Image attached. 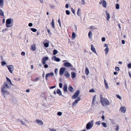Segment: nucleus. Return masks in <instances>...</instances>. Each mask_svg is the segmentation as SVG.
Wrapping results in <instances>:
<instances>
[{
  "mask_svg": "<svg viewBox=\"0 0 131 131\" xmlns=\"http://www.w3.org/2000/svg\"><path fill=\"white\" fill-rule=\"evenodd\" d=\"M32 24L31 23H30L28 24V26L29 27H31L32 26Z\"/></svg>",
  "mask_w": 131,
  "mask_h": 131,
  "instance_id": "54",
  "label": "nucleus"
},
{
  "mask_svg": "<svg viewBox=\"0 0 131 131\" xmlns=\"http://www.w3.org/2000/svg\"><path fill=\"white\" fill-rule=\"evenodd\" d=\"M44 65L45 68H47L48 67V65L45 64H44Z\"/></svg>",
  "mask_w": 131,
  "mask_h": 131,
  "instance_id": "50",
  "label": "nucleus"
},
{
  "mask_svg": "<svg viewBox=\"0 0 131 131\" xmlns=\"http://www.w3.org/2000/svg\"><path fill=\"white\" fill-rule=\"evenodd\" d=\"M119 128V126L118 125H117L116 126V127L115 128V129L116 130H118Z\"/></svg>",
  "mask_w": 131,
  "mask_h": 131,
  "instance_id": "44",
  "label": "nucleus"
},
{
  "mask_svg": "<svg viewBox=\"0 0 131 131\" xmlns=\"http://www.w3.org/2000/svg\"><path fill=\"white\" fill-rule=\"evenodd\" d=\"M54 74L52 72H51L49 73H48L46 74V80H47L48 78L51 76H53Z\"/></svg>",
  "mask_w": 131,
  "mask_h": 131,
  "instance_id": "10",
  "label": "nucleus"
},
{
  "mask_svg": "<svg viewBox=\"0 0 131 131\" xmlns=\"http://www.w3.org/2000/svg\"><path fill=\"white\" fill-rule=\"evenodd\" d=\"M5 86V88L6 87L7 88H10V86H8V84L7 83L5 82L4 83V85L3 87Z\"/></svg>",
  "mask_w": 131,
  "mask_h": 131,
  "instance_id": "18",
  "label": "nucleus"
},
{
  "mask_svg": "<svg viewBox=\"0 0 131 131\" xmlns=\"http://www.w3.org/2000/svg\"><path fill=\"white\" fill-rule=\"evenodd\" d=\"M57 93L59 95H62V93L60 90L58 89H57L56 91Z\"/></svg>",
  "mask_w": 131,
  "mask_h": 131,
  "instance_id": "17",
  "label": "nucleus"
},
{
  "mask_svg": "<svg viewBox=\"0 0 131 131\" xmlns=\"http://www.w3.org/2000/svg\"><path fill=\"white\" fill-rule=\"evenodd\" d=\"M1 91L4 95H9L10 94L9 92L6 90V88L5 86L1 87Z\"/></svg>",
  "mask_w": 131,
  "mask_h": 131,
  "instance_id": "2",
  "label": "nucleus"
},
{
  "mask_svg": "<svg viewBox=\"0 0 131 131\" xmlns=\"http://www.w3.org/2000/svg\"><path fill=\"white\" fill-rule=\"evenodd\" d=\"M66 14L67 15H69L70 14V11L68 10H66Z\"/></svg>",
  "mask_w": 131,
  "mask_h": 131,
  "instance_id": "38",
  "label": "nucleus"
},
{
  "mask_svg": "<svg viewBox=\"0 0 131 131\" xmlns=\"http://www.w3.org/2000/svg\"><path fill=\"white\" fill-rule=\"evenodd\" d=\"M101 123V121H99L97 122H96V124L98 125H99Z\"/></svg>",
  "mask_w": 131,
  "mask_h": 131,
  "instance_id": "37",
  "label": "nucleus"
},
{
  "mask_svg": "<svg viewBox=\"0 0 131 131\" xmlns=\"http://www.w3.org/2000/svg\"><path fill=\"white\" fill-rule=\"evenodd\" d=\"M90 28H91L92 29H95V28H95L94 26H91V27H90Z\"/></svg>",
  "mask_w": 131,
  "mask_h": 131,
  "instance_id": "60",
  "label": "nucleus"
},
{
  "mask_svg": "<svg viewBox=\"0 0 131 131\" xmlns=\"http://www.w3.org/2000/svg\"><path fill=\"white\" fill-rule=\"evenodd\" d=\"M18 120L21 122L23 125H26L25 123L23 121L19 119Z\"/></svg>",
  "mask_w": 131,
  "mask_h": 131,
  "instance_id": "34",
  "label": "nucleus"
},
{
  "mask_svg": "<svg viewBox=\"0 0 131 131\" xmlns=\"http://www.w3.org/2000/svg\"><path fill=\"white\" fill-rule=\"evenodd\" d=\"M58 72V69H56L54 70V72L56 74H57Z\"/></svg>",
  "mask_w": 131,
  "mask_h": 131,
  "instance_id": "41",
  "label": "nucleus"
},
{
  "mask_svg": "<svg viewBox=\"0 0 131 131\" xmlns=\"http://www.w3.org/2000/svg\"><path fill=\"white\" fill-rule=\"evenodd\" d=\"M63 64L66 67H72V65L70 63L68 62H64Z\"/></svg>",
  "mask_w": 131,
  "mask_h": 131,
  "instance_id": "7",
  "label": "nucleus"
},
{
  "mask_svg": "<svg viewBox=\"0 0 131 131\" xmlns=\"http://www.w3.org/2000/svg\"><path fill=\"white\" fill-rule=\"evenodd\" d=\"M50 6L51 8H54L55 7V6L53 5H50Z\"/></svg>",
  "mask_w": 131,
  "mask_h": 131,
  "instance_id": "40",
  "label": "nucleus"
},
{
  "mask_svg": "<svg viewBox=\"0 0 131 131\" xmlns=\"http://www.w3.org/2000/svg\"><path fill=\"white\" fill-rule=\"evenodd\" d=\"M7 67L8 68L9 72L12 73L14 67L12 65H9L7 66Z\"/></svg>",
  "mask_w": 131,
  "mask_h": 131,
  "instance_id": "5",
  "label": "nucleus"
},
{
  "mask_svg": "<svg viewBox=\"0 0 131 131\" xmlns=\"http://www.w3.org/2000/svg\"><path fill=\"white\" fill-rule=\"evenodd\" d=\"M49 43H45L44 44V46L46 47H48L49 46Z\"/></svg>",
  "mask_w": 131,
  "mask_h": 131,
  "instance_id": "29",
  "label": "nucleus"
},
{
  "mask_svg": "<svg viewBox=\"0 0 131 131\" xmlns=\"http://www.w3.org/2000/svg\"><path fill=\"white\" fill-rule=\"evenodd\" d=\"M96 95H94V96L93 98V100H92V105H93L94 103L95 102V100H96Z\"/></svg>",
  "mask_w": 131,
  "mask_h": 131,
  "instance_id": "24",
  "label": "nucleus"
},
{
  "mask_svg": "<svg viewBox=\"0 0 131 131\" xmlns=\"http://www.w3.org/2000/svg\"><path fill=\"white\" fill-rule=\"evenodd\" d=\"M67 84H65L63 87V90L64 92H66L67 91Z\"/></svg>",
  "mask_w": 131,
  "mask_h": 131,
  "instance_id": "16",
  "label": "nucleus"
},
{
  "mask_svg": "<svg viewBox=\"0 0 131 131\" xmlns=\"http://www.w3.org/2000/svg\"><path fill=\"white\" fill-rule=\"evenodd\" d=\"M59 87H60V88H62V83H59Z\"/></svg>",
  "mask_w": 131,
  "mask_h": 131,
  "instance_id": "47",
  "label": "nucleus"
},
{
  "mask_svg": "<svg viewBox=\"0 0 131 131\" xmlns=\"http://www.w3.org/2000/svg\"><path fill=\"white\" fill-rule=\"evenodd\" d=\"M116 96L119 99H122V98L121 97H120L118 95H116Z\"/></svg>",
  "mask_w": 131,
  "mask_h": 131,
  "instance_id": "52",
  "label": "nucleus"
},
{
  "mask_svg": "<svg viewBox=\"0 0 131 131\" xmlns=\"http://www.w3.org/2000/svg\"><path fill=\"white\" fill-rule=\"evenodd\" d=\"M102 124L103 126L104 127H107V125L106 123L104 122H103Z\"/></svg>",
  "mask_w": 131,
  "mask_h": 131,
  "instance_id": "33",
  "label": "nucleus"
},
{
  "mask_svg": "<svg viewBox=\"0 0 131 131\" xmlns=\"http://www.w3.org/2000/svg\"><path fill=\"white\" fill-rule=\"evenodd\" d=\"M51 25L52 26L53 28H55V26L54 25V20L53 19H52V21L51 23Z\"/></svg>",
  "mask_w": 131,
  "mask_h": 131,
  "instance_id": "25",
  "label": "nucleus"
},
{
  "mask_svg": "<svg viewBox=\"0 0 131 131\" xmlns=\"http://www.w3.org/2000/svg\"><path fill=\"white\" fill-rule=\"evenodd\" d=\"M48 59V57H44L42 59V62L43 64L46 63V61Z\"/></svg>",
  "mask_w": 131,
  "mask_h": 131,
  "instance_id": "6",
  "label": "nucleus"
},
{
  "mask_svg": "<svg viewBox=\"0 0 131 131\" xmlns=\"http://www.w3.org/2000/svg\"><path fill=\"white\" fill-rule=\"evenodd\" d=\"M62 114V113L60 112H59L57 113V115L59 116H61Z\"/></svg>",
  "mask_w": 131,
  "mask_h": 131,
  "instance_id": "46",
  "label": "nucleus"
},
{
  "mask_svg": "<svg viewBox=\"0 0 131 131\" xmlns=\"http://www.w3.org/2000/svg\"><path fill=\"white\" fill-rule=\"evenodd\" d=\"M91 49L92 51L93 52H94L95 53H96H96V50L95 49V48L92 45H91Z\"/></svg>",
  "mask_w": 131,
  "mask_h": 131,
  "instance_id": "13",
  "label": "nucleus"
},
{
  "mask_svg": "<svg viewBox=\"0 0 131 131\" xmlns=\"http://www.w3.org/2000/svg\"><path fill=\"white\" fill-rule=\"evenodd\" d=\"M66 69L65 68L63 67L60 68V75H62L63 73Z\"/></svg>",
  "mask_w": 131,
  "mask_h": 131,
  "instance_id": "8",
  "label": "nucleus"
},
{
  "mask_svg": "<svg viewBox=\"0 0 131 131\" xmlns=\"http://www.w3.org/2000/svg\"><path fill=\"white\" fill-rule=\"evenodd\" d=\"M56 86H51L50 88V89H53L54 88L56 87Z\"/></svg>",
  "mask_w": 131,
  "mask_h": 131,
  "instance_id": "64",
  "label": "nucleus"
},
{
  "mask_svg": "<svg viewBox=\"0 0 131 131\" xmlns=\"http://www.w3.org/2000/svg\"><path fill=\"white\" fill-rule=\"evenodd\" d=\"M126 108L124 106L121 107L120 109V111L122 112L123 113H125L126 111Z\"/></svg>",
  "mask_w": 131,
  "mask_h": 131,
  "instance_id": "9",
  "label": "nucleus"
},
{
  "mask_svg": "<svg viewBox=\"0 0 131 131\" xmlns=\"http://www.w3.org/2000/svg\"><path fill=\"white\" fill-rule=\"evenodd\" d=\"M85 72L87 75H88L89 74V72L88 69L87 68H86L85 69Z\"/></svg>",
  "mask_w": 131,
  "mask_h": 131,
  "instance_id": "23",
  "label": "nucleus"
},
{
  "mask_svg": "<svg viewBox=\"0 0 131 131\" xmlns=\"http://www.w3.org/2000/svg\"><path fill=\"white\" fill-rule=\"evenodd\" d=\"M68 90L72 92H73V88L71 86L69 85Z\"/></svg>",
  "mask_w": 131,
  "mask_h": 131,
  "instance_id": "22",
  "label": "nucleus"
},
{
  "mask_svg": "<svg viewBox=\"0 0 131 131\" xmlns=\"http://www.w3.org/2000/svg\"><path fill=\"white\" fill-rule=\"evenodd\" d=\"M4 0H0V6H3L4 5Z\"/></svg>",
  "mask_w": 131,
  "mask_h": 131,
  "instance_id": "27",
  "label": "nucleus"
},
{
  "mask_svg": "<svg viewBox=\"0 0 131 131\" xmlns=\"http://www.w3.org/2000/svg\"><path fill=\"white\" fill-rule=\"evenodd\" d=\"M47 31L48 33V34L49 35H50L52 34L51 32H50V29H47Z\"/></svg>",
  "mask_w": 131,
  "mask_h": 131,
  "instance_id": "39",
  "label": "nucleus"
},
{
  "mask_svg": "<svg viewBox=\"0 0 131 131\" xmlns=\"http://www.w3.org/2000/svg\"><path fill=\"white\" fill-rule=\"evenodd\" d=\"M31 30L33 32H36L37 31V29H36L33 28H31Z\"/></svg>",
  "mask_w": 131,
  "mask_h": 131,
  "instance_id": "32",
  "label": "nucleus"
},
{
  "mask_svg": "<svg viewBox=\"0 0 131 131\" xmlns=\"http://www.w3.org/2000/svg\"><path fill=\"white\" fill-rule=\"evenodd\" d=\"M109 49L108 48V47L106 48L105 49V51L106 53V54H107L109 51Z\"/></svg>",
  "mask_w": 131,
  "mask_h": 131,
  "instance_id": "35",
  "label": "nucleus"
},
{
  "mask_svg": "<svg viewBox=\"0 0 131 131\" xmlns=\"http://www.w3.org/2000/svg\"><path fill=\"white\" fill-rule=\"evenodd\" d=\"M36 122L39 125H41L43 124V122L41 120L37 119L36 120Z\"/></svg>",
  "mask_w": 131,
  "mask_h": 131,
  "instance_id": "14",
  "label": "nucleus"
},
{
  "mask_svg": "<svg viewBox=\"0 0 131 131\" xmlns=\"http://www.w3.org/2000/svg\"><path fill=\"white\" fill-rule=\"evenodd\" d=\"M122 43L123 44H124L125 43V41L124 40H122Z\"/></svg>",
  "mask_w": 131,
  "mask_h": 131,
  "instance_id": "61",
  "label": "nucleus"
},
{
  "mask_svg": "<svg viewBox=\"0 0 131 131\" xmlns=\"http://www.w3.org/2000/svg\"><path fill=\"white\" fill-rule=\"evenodd\" d=\"M58 52V51L55 49L53 50V54L54 55H56Z\"/></svg>",
  "mask_w": 131,
  "mask_h": 131,
  "instance_id": "30",
  "label": "nucleus"
},
{
  "mask_svg": "<svg viewBox=\"0 0 131 131\" xmlns=\"http://www.w3.org/2000/svg\"><path fill=\"white\" fill-rule=\"evenodd\" d=\"M80 91L78 90L76 91L75 94H74V99H75L77 97H78V96L80 94Z\"/></svg>",
  "mask_w": 131,
  "mask_h": 131,
  "instance_id": "11",
  "label": "nucleus"
},
{
  "mask_svg": "<svg viewBox=\"0 0 131 131\" xmlns=\"http://www.w3.org/2000/svg\"><path fill=\"white\" fill-rule=\"evenodd\" d=\"M116 8L117 9H119V5L118 4H116Z\"/></svg>",
  "mask_w": 131,
  "mask_h": 131,
  "instance_id": "36",
  "label": "nucleus"
},
{
  "mask_svg": "<svg viewBox=\"0 0 131 131\" xmlns=\"http://www.w3.org/2000/svg\"><path fill=\"white\" fill-rule=\"evenodd\" d=\"M115 69L116 71H119V68L118 67H116L115 68Z\"/></svg>",
  "mask_w": 131,
  "mask_h": 131,
  "instance_id": "48",
  "label": "nucleus"
},
{
  "mask_svg": "<svg viewBox=\"0 0 131 131\" xmlns=\"http://www.w3.org/2000/svg\"><path fill=\"white\" fill-rule=\"evenodd\" d=\"M128 66L129 68H131V63H129L128 65Z\"/></svg>",
  "mask_w": 131,
  "mask_h": 131,
  "instance_id": "49",
  "label": "nucleus"
},
{
  "mask_svg": "<svg viewBox=\"0 0 131 131\" xmlns=\"http://www.w3.org/2000/svg\"><path fill=\"white\" fill-rule=\"evenodd\" d=\"M100 102L103 106H105L110 105V103L109 101L107 99L103 98L101 95H100Z\"/></svg>",
  "mask_w": 131,
  "mask_h": 131,
  "instance_id": "1",
  "label": "nucleus"
},
{
  "mask_svg": "<svg viewBox=\"0 0 131 131\" xmlns=\"http://www.w3.org/2000/svg\"><path fill=\"white\" fill-rule=\"evenodd\" d=\"M50 130L51 131H57L56 129H50Z\"/></svg>",
  "mask_w": 131,
  "mask_h": 131,
  "instance_id": "62",
  "label": "nucleus"
},
{
  "mask_svg": "<svg viewBox=\"0 0 131 131\" xmlns=\"http://www.w3.org/2000/svg\"><path fill=\"white\" fill-rule=\"evenodd\" d=\"M14 20L13 19L11 18H9L7 19L6 21V26L7 27H9L12 26L9 25L12 22H13Z\"/></svg>",
  "mask_w": 131,
  "mask_h": 131,
  "instance_id": "3",
  "label": "nucleus"
},
{
  "mask_svg": "<svg viewBox=\"0 0 131 131\" xmlns=\"http://www.w3.org/2000/svg\"><path fill=\"white\" fill-rule=\"evenodd\" d=\"M106 19L107 20H108L110 19V15L109 13H108L107 12H106Z\"/></svg>",
  "mask_w": 131,
  "mask_h": 131,
  "instance_id": "20",
  "label": "nucleus"
},
{
  "mask_svg": "<svg viewBox=\"0 0 131 131\" xmlns=\"http://www.w3.org/2000/svg\"><path fill=\"white\" fill-rule=\"evenodd\" d=\"M69 6V4H67L65 5V7L66 8H68Z\"/></svg>",
  "mask_w": 131,
  "mask_h": 131,
  "instance_id": "57",
  "label": "nucleus"
},
{
  "mask_svg": "<svg viewBox=\"0 0 131 131\" xmlns=\"http://www.w3.org/2000/svg\"><path fill=\"white\" fill-rule=\"evenodd\" d=\"M58 22L60 26L61 27V23L60 21V19H59L58 20Z\"/></svg>",
  "mask_w": 131,
  "mask_h": 131,
  "instance_id": "51",
  "label": "nucleus"
},
{
  "mask_svg": "<svg viewBox=\"0 0 131 131\" xmlns=\"http://www.w3.org/2000/svg\"><path fill=\"white\" fill-rule=\"evenodd\" d=\"M22 56H25V53L24 52H22L21 53Z\"/></svg>",
  "mask_w": 131,
  "mask_h": 131,
  "instance_id": "58",
  "label": "nucleus"
},
{
  "mask_svg": "<svg viewBox=\"0 0 131 131\" xmlns=\"http://www.w3.org/2000/svg\"><path fill=\"white\" fill-rule=\"evenodd\" d=\"M92 35V31H89V32L88 33V35L89 37L90 38H91Z\"/></svg>",
  "mask_w": 131,
  "mask_h": 131,
  "instance_id": "26",
  "label": "nucleus"
},
{
  "mask_svg": "<svg viewBox=\"0 0 131 131\" xmlns=\"http://www.w3.org/2000/svg\"><path fill=\"white\" fill-rule=\"evenodd\" d=\"M71 77L72 78H74V72H72L71 73Z\"/></svg>",
  "mask_w": 131,
  "mask_h": 131,
  "instance_id": "55",
  "label": "nucleus"
},
{
  "mask_svg": "<svg viewBox=\"0 0 131 131\" xmlns=\"http://www.w3.org/2000/svg\"><path fill=\"white\" fill-rule=\"evenodd\" d=\"M31 49L33 51H35L36 49V48L35 46V45H32L31 46Z\"/></svg>",
  "mask_w": 131,
  "mask_h": 131,
  "instance_id": "28",
  "label": "nucleus"
},
{
  "mask_svg": "<svg viewBox=\"0 0 131 131\" xmlns=\"http://www.w3.org/2000/svg\"><path fill=\"white\" fill-rule=\"evenodd\" d=\"M102 5L105 8L106 7L107 5L106 3L105 0L103 1Z\"/></svg>",
  "mask_w": 131,
  "mask_h": 131,
  "instance_id": "19",
  "label": "nucleus"
},
{
  "mask_svg": "<svg viewBox=\"0 0 131 131\" xmlns=\"http://www.w3.org/2000/svg\"><path fill=\"white\" fill-rule=\"evenodd\" d=\"M102 40L103 41H105V38L104 37H103L102 38Z\"/></svg>",
  "mask_w": 131,
  "mask_h": 131,
  "instance_id": "59",
  "label": "nucleus"
},
{
  "mask_svg": "<svg viewBox=\"0 0 131 131\" xmlns=\"http://www.w3.org/2000/svg\"><path fill=\"white\" fill-rule=\"evenodd\" d=\"M52 59L58 62H59L60 60L59 58L56 57L55 56H54L53 57Z\"/></svg>",
  "mask_w": 131,
  "mask_h": 131,
  "instance_id": "15",
  "label": "nucleus"
},
{
  "mask_svg": "<svg viewBox=\"0 0 131 131\" xmlns=\"http://www.w3.org/2000/svg\"><path fill=\"white\" fill-rule=\"evenodd\" d=\"M75 101H74V105L76 104L81 99L79 97H78L74 99Z\"/></svg>",
  "mask_w": 131,
  "mask_h": 131,
  "instance_id": "12",
  "label": "nucleus"
},
{
  "mask_svg": "<svg viewBox=\"0 0 131 131\" xmlns=\"http://www.w3.org/2000/svg\"><path fill=\"white\" fill-rule=\"evenodd\" d=\"M105 87L106 89H108V84L107 83H105Z\"/></svg>",
  "mask_w": 131,
  "mask_h": 131,
  "instance_id": "45",
  "label": "nucleus"
},
{
  "mask_svg": "<svg viewBox=\"0 0 131 131\" xmlns=\"http://www.w3.org/2000/svg\"><path fill=\"white\" fill-rule=\"evenodd\" d=\"M65 76L67 77H69L70 76V74L68 73V72H66L64 74Z\"/></svg>",
  "mask_w": 131,
  "mask_h": 131,
  "instance_id": "31",
  "label": "nucleus"
},
{
  "mask_svg": "<svg viewBox=\"0 0 131 131\" xmlns=\"http://www.w3.org/2000/svg\"><path fill=\"white\" fill-rule=\"evenodd\" d=\"M4 15V12L3 11L0 12V15L1 16H3Z\"/></svg>",
  "mask_w": 131,
  "mask_h": 131,
  "instance_id": "42",
  "label": "nucleus"
},
{
  "mask_svg": "<svg viewBox=\"0 0 131 131\" xmlns=\"http://www.w3.org/2000/svg\"><path fill=\"white\" fill-rule=\"evenodd\" d=\"M81 3L82 5L84 4L85 3V0H81Z\"/></svg>",
  "mask_w": 131,
  "mask_h": 131,
  "instance_id": "53",
  "label": "nucleus"
},
{
  "mask_svg": "<svg viewBox=\"0 0 131 131\" xmlns=\"http://www.w3.org/2000/svg\"><path fill=\"white\" fill-rule=\"evenodd\" d=\"M6 79H7V81H8L9 82H10L11 81L10 80L9 78H8L7 77L6 78Z\"/></svg>",
  "mask_w": 131,
  "mask_h": 131,
  "instance_id": "63",
  "label": "nucleus"
},
{
  "mask_svg": "<svg viewBox=\"0 0 131 131\" xmlns=\"http://www.w3.org/2000/svg\"><path fill=\"white\" fill-rule=\"evenodd\" d=\"M93 125V122L92 121L89 122L86 125V128L88 130L91 129Z\"/></svg>",
  "mask_w": 131,
  "mask_h": 131,
  "instance_id": "4",
  "label": "nucleus"
},
{
  "mask_svg": "<svg viewBox=\"0 0 131 131\" xmlns=\"http://www.w3.org/2000/svg\"><path fill=\"white\" fill-rule=\"evenodd\" d=\"M81 9H78L77 12V14L79 16H80L81 15Z\"/></svg>",
  "mask_w": 131,
  "mask_h": 131,
  "instance_id": "21",
  "label": "nucleus"
},
{
  "mask_svg": "<svg viewBox=\"0 0 131 131\" xmlns=\"http://www.w3.org/2000/svg\"><path fill=\"white\" fill-rule=\"evenodd\" d=\"M39 79V78H36L34 80V81H36L38 80Z\"/></svg>",
  "mask_w": 131,
  "mask_h": 131,
  "instance_id": "56",
  "label": "nucleus"
},
{
  "mask_svg": "<svg viewBox=\"0 0 131 131\" xmlns=\"http://www.w3.org/2000/svg\"><path fill=\"white\" fill-rule=\"evenodd\" d=\"M6 64V63L5 62L2 61V65L4 66Z\"/></svg>",
  "mask_w": 131,
  "mask_h": 131,
  "instance_id": "43",
  "label": "nucleus"
}]
</instances>
